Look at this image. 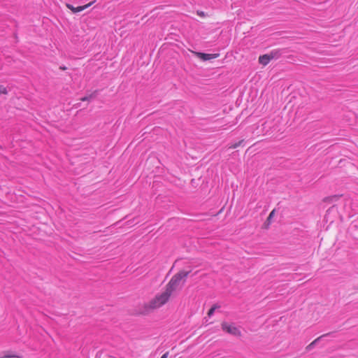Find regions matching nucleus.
Wrapping results in <instances>:
<instances>
[{"label":"nucleus","mask_w":358,"mask_h":358,"mask_svg":"<svg viewBox=\"0 0 358 358\" xmlns=\"http://www.w3.org/2000/svg\"><path fill=\"white\" fill-rule=\"evenodd\" d=\"M171 296V294L165 289L164 292L156 294L152 300L145 303L141 313L146 315L155 309L159 308L169 301Z\"/></svg>","instance_id":"obj_1"},{"label":"nucleus","mask_w":358,"mask_h":358,"mask_svg":"<svg viewBox=\"0 0 358 358\" xmlns=\"http://www.w3.org/2000/svg\"><path fill=\"white\" fill-rule=\"evenodd\" d=\"M189 271H181L174 275L169 283L166 285L165 289L172 295L180 286L182 280L185 281L189 275Z\"/></svg>","instance_id":"obj_2"},{"label":"nucleus","mask_w":358,"mask_h":358,"mask_svg":"<svg viewBox=\"0 0 358 358\" xmlns=\"http://www.w3.org/2000/svg\"><path fill=\"white\" fill-rule=\"evenodd\" d=\"M222 328L224 331H226L233 336H241V331L239 330V329L237 327L234 326V324H229L227 322H223L222 324Z\"/></svg>","instance_id":"obj_3"},{"label":"nucleus","mask_w":358,"mask_h":358,"mask_svg":"<svg viewBox=\"0 0 358 358\" xmlns=\"http://www.w3.org/2000/svg\"><path fill=\"white\" fill-rule=\"evenodd\" d=\"M331 334H324L319 337H317L316 339H315L313 342H311L309 345H308L306 348V351H310L312 350L315 347L320 345L322 343H324L326 341V338L330 336Z\"/></svg>","instance_id":"obj_4"},{"label":"nucleus","mask_w":358,"mask_h":358,"mask_svg":"<svg viewBox=\"0 0 358 358\" xmlns=\"http://www.w3.org/2000/svg\"><path fill=\"white\" fill-rule=\"evenodd\" d=\"M331 334H324L319 337H317L316 339H315L313 342H311L309 345H308L306 348V351H310L312 350L315 347L320 345L322 343H324L326 341V338L330 336Z\"/></svg>","instance_id":"obj_5"},{"label":"nucleus","mask_w":358,"mask_h":358,"mask_svg":"<svg viewBox=\"0 0 358 358\" xmlns=\"http://www.w3.org/2000/svg\"><path fill=\"white\" fill-rule=\"evenodd\" d=\"M331 334H324L319 337H317L316 339H315L313 342H311L309 345H308L306 348V351H310L312 350L315 347L320 345L322 343H324L326 341V338L330 336Z\"/></svg>","instance_id":"obj_6"},{"label":"nucleus","mask_w":358,"mask_h":358,"mask_svg":"<svg viewBox=\"0 0 358 358\" xmlns=\"http://www.w3.org/2000/svg\"><path fill=\"white\" fill-rule=\"evenodd\" d=\"M194 54L201 59L203 61L210 60L212 59L217 58L219 54H206L203 52H194Z\"/></svg>","instance_id":"obj_7"},{"label":"nucleus","mask_w":358,"mask_h":358,"mask_svg":"<svg viewBox=\"0 0 358 358\" xmlns=\"http://www.w3.org/2000/svg\"><path fill=\"white\" fill-rule=\"evenodd\" d=\"M93 3V1L92 2H90L85 6H78V7H74L71 4H66V6L71 10H72L73 13H78V12H80V11H83V10H85V8L90 7L92 4Z\"/></svg>","instance_id":"obj_8"},{"label":"nucleus","mask_w":358,"mask_h":358,"mask_svg":"<svg viewBox=\"0 0 358 358\" xmlns=\"http://www.w3.org/2000/svg\"><path fill=\"white\" fill-rule=\"evenodd\" d=\"M273 55H268V54H266V55H262L259 57V62L264 65V66H266V64H268V62L273 59Z\"/></svg>","instance_id":"obj_9"},{"label":"nucleus","mask_w":358,"mask_h":358,"mask_svg":"<svg viewBox=\"0 0 358 358\" xmlns=\"http://www.w3.org/2000/svg\"><path fill=\"white\" fill-rule=\"evenodd\" d=\"M1 358H20V356L16 355L13 351H6L3 353V355Z\"/></svg>","instance_id":"obj_10"},{"label":"nucleus","mask_w":358,"mask_h":358,"mask_svg":"<svg viewBox=\"0 0 358 358\" xmlns=\"http://www.w3.org/2000/svg\"><path fill=\"white\" fill-rule=\"evenodd\" d=\"M220 308V306H217V305H214V306H213L211 307V308H210V309L208 310V317H211V316L213 315V313H214L215 310L217 308Z\"/></svg>","instance_id":"obj_11"},{"label":"nucleus","mask_w":358,"mask_h":358,"mask_svg":"<svg viewBox=\"0 0 358 358\" xmlns=\"http://www.w3.org/2000/svg\"><path fill=\"white\" fill-rule=\"evenodd\" d=\"M268 55H272L273 56V59H275V58L276 59V58H278L280 53H279V51L275 50V51L271 52Z\"/></svg>","instance_id":"obj_12"},{"label":"nucleus","mask_w":358,"mask_h":358,"mask_svg":"<svg viewBox=\"0 0 358 358\" xmlns=\"http://www.w3.org/2000/svg\"><path fill=\"white\" fill-rule=\"evenodd\" d=\"M243 141H240L238 143H236L230 145L229 148H233V149L236 148L237 147H238L242 143Z\"/></svg>","instance_id":"obj_13"},{"label":"nucleus","mask_w":358,"mask_h":358,"mask_svg":"<svg viewBox=\"0 0 358 358\" xmlns=\"http://www.w3.org/2000/svg\"><path fill=\"white\" fill-rule=\"evenodd\" d=\"M274 215H275V210H273L270 213V214H269V215H268V218H267V222H270V221H271V218H273V217L274 216Z\"/></svg>","instance_id":"obj_14"},{"label":"nucleus","mask_w":358,"mask_h":358,"mask_svg":"<svg viewBox=\"0 0 358 358\" xmlns=\"http://www.w3.org/2000/svg\"><path fill=\"white\" fill-rule=\"evenodd\" d=\"M93 95L91 94L90 96H84L80 99L81 101H90L92 98Z\"/></svg>","instance_id":"obj_15"},{"label":"nucleus","mask_w":358,"mask_h":358,"mask_svg":"<svg viewBox=\"0 0 358 358\" xmlns=\"http://www.w3.org/2000/svg\"><path fill=\"white\" fill-rule=\"evenodd\" d=\"M7 94V90L4 87L0 85V94Z\"/></svg>","instance_id":"obj_16"},{"label":"nucleus","mask_w":358,"mask_h":358,"mask_svg":"<svg viewBox=\"0 0 358 358\" xmlns=\"http://www.w3.org/2000/svg\"><path fill=\"white\" fill-rule=\"evenodd\" d=\"M167 356H168V352H166V353H164V354L161 357V358H167Z\"/></svg>","instance_id":"obj_17"},{"label":"nucleus","mask_w":358,"mask_h":358,"mask_svg":"<svg viewBox=\"0 0 358 358\" xmlns=\"http://www.w3.org/2000/svg\"><path fill=\"white\" fill-rule=\"evenodd\" d=\"M197 13H198L199 15L204 16V13L202 12V11L201 12L198 11Z\"/></svg>","instance_id":"obj_18"},{"label":"nucleus","mask_w":358,"mask_h":358,"mask_svg":"<svg viewBox=\"0 0 358 358\" xmlns=\"http://www.w3.org/2000/svg\"><path fill=\"white\" fill-rule=\"evenodd\" d=\"M60 69H62V70H65L66 67H60Z\"/></svg>","instance_id":"obj_19"}]
</instances>
